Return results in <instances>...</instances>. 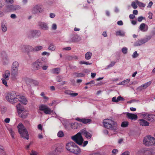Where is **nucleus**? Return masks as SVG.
I'll return each instance as SVG.
<instances>
[{
    "label": "nucleus",
    "mask_w": 155,
    "mask_h": 155,
    "mask_svg": "<svg viewBox=\"0 0 155 155\" xmlns=\"http://www.w3.org/2000/svg\"><path fill=\"white\" fill-rule=\"evenodd\" d=\"M103 124L104 127L107 129L114 131L117 129V122L111 119H104L103 121Z\"/></svg>",
    "instance_id": "nucleus-1"
},
{
    "label": "nucleus",
    "mask_w": 155,
    "mask_h": 155,
    "mask_svg": "<svg viewBox=\"0 0 155 155\" xmlns=\"http://www.w3.org/2000/svg\"><path fill=\"white\" fill-rule=\"evenodd\" d=\"M17 127L21 136L24 139L28 140L29 137L28 132L23 124L21 123H20Z\"/></svg>",
    "instance_id": "nucleus-2"
},
{
    "label": "nucleus",
    "mask_w": 155,
    "mask_h": 155,
    "mask_svg": "<svg viewBox=\"0 0 155 155\" xmlns=\"http://www.w3.org/2000/svg\"><path fill=\"white\" fill-rule=\"evenodd\" d=\"M18 95L15 92H12L8 93L6 96V99L10 103L14 104L18 101Z\"/></svg>",
    "instance_id": "nucleus-3"
},
{
    "label": "nucleus",
    "mask_w": 155,
    "mask_h": 155,
    "mask_svg": "<svg viewBox=\"0 0 155 155\" xmlns=\"http://www.w3.org/2000/svg\"><path fill=\"white\" fill-rule=\"evenodd\" d=\"M81 131L75 135L72 136L71 138L75 143L79 145H82L84 141L83 138L82 136Z\"/></svg>",
    "instance_id": "nucleus-4"
},
{
    "label": "nucleus",
    "mask_w": 155,
    "mask_h": 155,
    "mask_svg": "<svg viewBox=\"0 0 155 155\" xmlns=\"http://www.w3.org/2000/svg\"><path fill=\"white\" fill-rule=\"evenodd\" d=\"M19 63L17 61L14 62L12 65L11 75L13 78H15L18 74Z\"/></svg>",
    "instance_id": "nucleus-5"
},
{
    "label": "nucleus",
    "mask_w": 155,
    "mask_h": 155,
    "mask_svg": "<svg viewBox=\"0 0 155 155\" xmlns=\"http://www.w3.org/2000/svg\"><path fill=\"white\" fill-rule=\"evenodd\" d=\"M143 143L146 146H152L154 145L155 143V139L154 137L149 136L144 138Z\"/></svg>",
    "instance_id": "nucleus-6"
},
{
    "label": "nucleus",
    "mask_w": 155,
    "mask_h": 155,
    "mask_svg": "<svg viewBox=\"0 0 155 155\" xmlns=\"http://www.w3.org/2000/svg\"><path fill=\"white\" fill-rule=\"evenodd\" d=\"M39 110L43 111L46 114H51L53 112V111L47 106L44 105H41L39 107Z\"/></svg>",
    "instance_id": "nucleus-7"
},
{
    "label": "nucleus",
    "mask_w": 155,
    "mask_h": 155,
    "mask_svg": "<svg viewBox=\"0 0 155 155\" xmlns=\"http://www.w3.org/2000/svg\"><path fill=\"white\" fill-rule=\"evenodd\" d=\"M151 38V36H149L146 38L141 39L136 42L134 44V45L135 46H140L148 42Z\"/></svg>",
    "instance_id": "nucleus-8"
},
{
    "label": "nucleus",
    "mask_w": 155,
    "mask_h": 155,
    "mask_svg": "<svg viewBox=\"0 0 155 155\" xmlns=\"http://www.w3.org/2000/svg\"><path fill=\"white\" fill-rule=\"evenodd\" d=\"M41 35V33L38 30H32L29 31L28 34V37L30 38H38Z\"/></svg>",
    "instance_id": "nucleus-9"
},
{
    "label": "nucleus",
    "mask_w": 155,
    "mask_h": 155,
    "mask_svg": "<svg viewBox=\"0 0 155 155\" xmlns=\"http://www.w3.org/2000/svg\"><path fill=\"white\" fill-rule=\"evenodd\" d=\"M43 65V63L39 60H38L32 64L33 69L35 70H38L41 69Z\"/></svg>",
    "instance_id": "nucleus-10"
},
{
    "label": "nucleus",
    "mask_w": 155,
    "mask_h": 155,
    "mask_svg": "<svg viewBox=\"0 0 155 155\" xmlns=\"http://www.w3.org/2000/svg\"><path fill=\"white\" fill-rule=\"evenodd\" d=\"M43 9L41 6L39 5H35L31 9V12L33 14H37L42 12Z\"/></svg>",
    "instance_id": "nucleus-11"
},
{
    "label": "nucleus",
    "mask_w": 155,
    "mask_h": 155,
    "mask_svg": "<svg viewBox=\"0 0 155 155\" xmlns=\"http://www.w3.org/2000/svg\"><path fill=\"white\" fill-rule=\"evenodd\" d=\"M38 25L41 29L44 30H47L49 29L48 24L44 22L39 21L38 23Z\"/></svg>",
    "instance_id": "nucleus-12"
},
{
    "label": "nucleus",
    "mask_w": 155,
    "mask_h": 155,
    "mask_svg": "<svg viewBox=\"0 0 155 155\" xmlns=\"http://www.w3.org/2000/svg\"><path fill=\"white\" fill-rule=\"evenodd\" d=\"M76 145V144L74 142H71L66 144V149L68 150L71 152Z\"/></svg>",
    "instance_id": "nucleus-13"
},
{
    "label": "nucleus",
    "mask_w": 155,
    "mask_h": 155,
    "mask_svg": "<svg viewBox=\"0 0 155 155\" xmlns=\"http://www.w3.org/2000/svg\"><path fill=\"white\" fill-rule=\"evenodd\" d=\"M21 50L22 51L25 50L26 52L34 51V47L30 45H23L21 47Z\"/></svg>",
    "instance_id": "nucleus-14"
},
{
    "label": "nucleus",
    "mask_w": 155,
    "mask_h": 155,
    "mask_svg": "<svg viewBox=\"0 0 155 155\" xmlns=\"http://www.w3.org/2000/svg\"><path fill=\"white\" fill-rule=\"evenodd\" d=\"M81 134L83 136H85L87 139H90L92 137V135L90 133L88 132L85 129L81 130Z\"/></svg>",
    "instance_id": "nucleus-15"
},
{
    "label": "nucleus",
    "mask_w": 155,
    "mask_h": 155,
    "mask_svg": "<svg viewBox=\"0 0 155 155\" xmlns=\"http://www.w3.org/2000/svg\"><path fill=\"white\" fill-rule=\"evenodd\" d=\"M75 120L81 122L84 124H87L91 122V120L90 119H86L85 118H80L77 117L75 118Z\"/></svg>",
    "instance_id": "nucleus-16"
},
{
    "label": "nucleus",
    "mask_w": 155,
    "mask_h": 155,
    "mask_svg": "<svg viewBox=\"0 0 155 155\" xmlns=\"http://www.w3.org/2000/svg\"><path fill=\"white\" fill-rule=\"evenodd\" d=\"M18 101L24 104H26L28 102L27 100L24 96H19L18 95Z\"/></svg>",
    "instance_id": "nucleus-17"
},
{
    "label": "nucleus",
    "mask_w": 155,
    "mask_h": 155,
    "mask_svg": "<svg viewBox=\"0 0 155 155\" xmlns=\"http://www.w3.org/2000/svg\"><path fill=\"white\" fill-rule=\"evenodd\" d=\"M151 83V82L149 81L139 87H138L137 89L140 91H141L143 89H145L150 86Z\"/></svg>",
    "instance_id": "nucleus-18"
},
{
    "label": "nucleus",
    "mask_w": 155,
    "mask_h": 155,
    "mask_svg": "<svg viewBox=\"0 0 155 155\" xmlns=\"http://www.w3.org/2000/svg\"><path fill=\"white\" fill-rule=\"evenodd\" d=\"M127 116L128 118L131 120H135L137 118V116L136 114H133L129 113H127Z\"/></svg>",
    "instance_id": "nucleus-19"
},
{
    "label": "nucleus",
    "mask_w": 155,
    "mask_h": 155,
    "mask_svg": "<svg viewBox=\"0 0 155 155\" xmlns=\"http://www.w3.org/2000/svg\"><path fill=\"white\" fill-rule=\"evenodd\" d=\"M124 100L125 99L120 96H119L117 98L116 97H114L112 98V101L116 103L118 102L119 101H124Z\"/></svg>",
    "instance_id": "nucleus-20"
},
{
    "label": "nucleus",
    "mask_w": 155,
    "mask_h": 155,
    "mask_svg": "<svg viewBox=\"0 0 155 155\" xmlns=\"http://www.w3.org/2000/svg\"><path fill=\"white\" fill-rule=\"evenodd\" d=\"M71 39L72 42H77L80 40L81 38L77 35H74L72 36Z\"/></svg>",
    "instance_id": "nucleus-21"
},
{
    "label": "nucleus",
    "mask_w": 155,
    "mask_h": 155,
    "mask_svg": "<svg viewBox=\"0 0 155 155\" xmlns=\"http://www.w3.org/2000/svg\"><path fill=\"white\" fill-rule=\"evenodd\" d=\"M81 152L80 149L76 144L71 153L75 154H78L80 153Z\"/></svg>",
    "instance_id": "nucleus-22"
},
{
    "label": "nucleus",
    "mask_w": 155,
    "mask_h": 155,
    "mask_svg": "<svg viewBox=\"0 0 155 155\" xmlns=\"http://www.w3.org/2000/svg\"><path fill=\"white\" fill-rule=\"evenodd\" d=\"M148 26L144 23L141 24L140 26V29L141 31H145L148 29Z\"/></svg>",
    "instance_id": "nucleus-23"
},
{
    "label": "nucleus",
    "mask_w": 155,
    "mask_h": 155,
    "mask_svg": "<svg viewBox=\"0 0 155 155\" xmlns=\"http://www.w3.org/2000/svg\"><path fill=\"white\" fill-rule=\"evenodd\" d=\"M140 124V125L143 126H147L149 125V123L146 120L141 119L139 120Z\"/></svg>",
    "instance_id": "nucleus-24"
},
{
    "label": "nucleus",
    "mask_w": 155,
    "mask_h": 155,
    "mask_svg": "<svg viewBox=\"0 0 155 155\" xmlns=\"http://www.w3.org/2000/svg\"><path fill=\"white\" fill-rule=\"evenodd\" d=\"M9 8L11 10L14 11L19 10L21 9V7L17 5H10Z\"/></svg>",
    "instance_id": "nucleus-25"
},
{
    "label": "nucleus",
    "mask_w": 155,
    "mask_h": 155,
    "mask_svg": "<svg viewBox=\"0 0 155 155\" xmlns=\"http://www.w3.org/2000/svg\"><path fill=\"white\" fill-rule=\"evenodd\" d=\"M81 124L78 123L77 122L72 123L71 124V127L72 129H77L79 127Z\"/></svg>",
    "instance_id": "nucleus-26"
},
{
    "label": "nucleus",
    "mask_w": 155,
    "mask_h": 155,
    "mask_svg": "<svg viewBox=\"0 0 155 155\" xmlns=\"http://www.w3.org/2000/svg\"><path fill=\"white\" fill-rule=\"evenodd\" d=\"M10 75V72L8 70L5 71L4 74L3 75V78L5 79L6 80H8Z\"/></svg>",
    "instance_id": "nucleus-27"
},
{
    "label": "nucleus",
    "mask_w": 155,
    "mask_h": 155,
    "mask_svg": "<svg viewBox=\"0 0 155 155\" xmlns=\"http://www.w3.org/2000/svg\"><path fill=\"white\" fill-rule=\"evenodd\" d=\"M16 107L18 110V112L25 111V110L23 106L20 104H18L16 106Z\"/></svg>",
    "instance_id": "nucleus-28"
},
{
    "label": "nucleus",
    "mask_w": 155,
    "mask_h": 155,
    "mask_svg": "<svg viewBox=\"0 0 155 155\" xmlns=\"http://www.w3.org/2000/svg\"><path fill=\"white\" fill-rule=\"evenodd\" d=\"M147 119L150 122H152L155 120V115L152 114L149 115L147 117Z\"/></svg>",
    "instance_id": "nucleus-29"
},
{
    "label": "nucleus",
    "mask_w": 155,
    "mask_h": 155,
    "mask_svg": "<svg viewBox=\"0 0 155 155\" xmlns=\"http://www.w3.org/2000/svg\"><path fill=\"white\" fill-rule=\"evenodd\" d=\"M2 30L3 32H5L7 31V28L6 25V23L4 22H2L1 24Z\"/></svg>",
    "instance_id": "nucleus-30"
},
{
    "label": "nucleus",
    "mask_w": 155,
    "mask_h": 155,
    "mask_svg": "<svg viewBox=\"0 0 155 155\" xmlns=\"http://www.w3.org/2000/svg\"><path fill=\"white\" fill-rule=\"evenodd\" d=\"M73 75L75 77H83L85 76V74L82 73H78L77 72H74Z\"/></svg>",
    "instance_id": "nucleus-31"
},
{
    "label": "nucleus",
    "mask_w": 155,
    "mask_h": 155,
    "mask_svg": "<svg viewBox=\"0 0 155 155\" xmlns=\"http://www.w3.org/2000/svg\"><path fill=\"white\" fill-rule=\"evenodd\" d=\"M43 47L41 45H38L34 48V51L37 52L43 49Z\"/></svg>",
    "instance_id": "nucleus-32"
},
{
    "label": "nucleus",
    "mask_w": 155,
    "mask_h": 155,
    "mask_svg": "<svg viewBox=\"0 0 155 155\" xmlns=\"http://www.w3.org/2000/svg\"><path fill=\"white\" fill-rule=\"evenodd\" d=\"M92 54L90 52H87L85 54V58L86 59L88 60L91 59Z\"/></svg>",
    "instance_id": "nucleus-33"
},
{
    "label": "nucleus",
    "mask_w": 155,
    "mask_h": 155,
    "mask_svg": "<svg viewBox=\"0 0 155 155\" xmlns=\"http://www.w3.org/2000/svg\"><path fill=\"white\" fill-rule=\"evenodd\" d=\"M116 35L117 36H124L125 35V32L121 30H119L116 32Z\"/></svg>",
    "instance_id": "nucleus-34"
},
{
    "label": "nucleus",
    "mask_w": 155,
    "mask_h": 155,
    "mask_svg": "<svg viewBox=\"0 0 155 155\" xmlns=\"http://www.w3.org/2000/svg\"><path fill=\"white\" fill-rule=\"evenodd\" d=\"M8 130L9 131V132L10 134L11 135L12 137L13 138H14V132L13 130V129L11 128H8Z\"/></svg>",
    "instance_id": "nucleus-35"
},
{
    "label": "nucleus",
    "mask_w": 155,
    "mask_h": 155,
    "mask_svg": "<svg viewBox=\"0 0 155 155\" xmlns=\"http://www.w3.org/2000/svg\"><path fill=\"white\" fill-rule=\"evenodd\" d=\"M48 49L50 50L54 51L55 49V47L53 44H51L49 45Z\"/></svg>",
    "instance_id": "nucleus-36"
},
{
    "label": "nucleus",
    "mask_w": 155,
    "mask_h": 155,
    "mask_svg": "<svg viewBox=\"0 0 155 155\" xmlns=\"http://www.w3.org/2000/svg\"><path fill=\"white\" fill-rule=\"evenodd\" d=\"M136 2L137 4L138 5L139 7H144L145 6V4L141 2H139L137 0H136Z\"/></svg>",
    "instance_id": "nucleus-37"
},
{
    "label": "nucleus",
    "mask_w": 155,
    "mask_h": 155,
    "mask_svg": "<svg viewBox=\"0 0 155 155\" xmlns=\"http://www.w3.org/2000/svg\"><path fill=\"white\" fill-rule=\"evenodd\" d=\"M25 111H21L18 112V113L20 117L23 118H25L26 117V116L25 114H23V113L25 112Z\"/></svg>",
    "instance_id": "nucleus-38"
},
{
    "label": "nucleus",
    "mask_w": 155,
    "mask_h": 155,
    "mask_svg": "<svg viewBox=\"0 0 155 155\" xmlns=\"http://www.w3.org/2000/svg\"><path fill=\"white\" fill-rule=\"evenodd\" d=\"M60 69L59 68H55L52 70V71L53 74H58L59 73Z\"/></svg>",
    "instance_id": "nucleus-39"
},
{
    "label": "nucleus",
    "mask_w": 155,
    "mask_h": 155,
    "mask_svg": "<svg viewBox=\"0 0 155 155\" xmlns=\"http://www.w3.org/2000/svg\"><path fill=\"white\" fill-rule=\"evenodd\" d=\"M63 79V77L60 76H58L56 78V81L58 82H61L62 80Z\"/></svg>",
    "instance_id": "nucleus-40"
},
{
    "label": "nucleus",
    "mask_w": 155,
    "mask_h": 155,
    "mask_svg": "<svg viewBox=\"0 0 155 155\" xmlns=\"http://www.w3.org/2000/svg\"><path fill=\"white\" fill-rule=\"evenodd\" d=\"M128 122L127 121H124L122 122L121 126L123 127H125L128 126Z\"/></svg>",
    "instance_id": "nucleus-41"
},
{
    "label": "nucleus",
    "mask_w": 155,
    "mask_h": 155,
    "mask_svg": "<svg viewBox=\"0 0 155 155\" xmlns=\"http://www.w3.org/2000/svg\"><path fill=\"white\" fill-rule=\"evenodd\" d=\"M58 136L59 137H62L64 136L63 132L61 131H59L57 134Z\"/></svg>",
    "instance_id": "nucleus-42"
},
{
    "label": "nucleus",
    "mask_w": 155,
    "mask_h": 155,
    "mask_svg": "<svg viewBox=\"0 0 155 155\" xmlns=\"http://www.w3.org/2000/svg\"><path fill=\"white\" fill-rule=\"evenodd\" d=\"M131 5L134 9H136L137 7V6L136 2H132Z\"/></svg>",
    "instance_id": "nucleus-43"
},
{
    "label": "nucleus",
    "mask_w": 155,
    "mask_h": 155,
    "mask_svg": "<svg viewBox=\"0 0 155 155\" xmlns=\"http://www.w3.org/2000/svg\"><path fill=\"white\" fill-rule=\"evenodd\" d=\"M0 155H6L4 150H3L2 147L0 146Z\"/></svg>",
    "instance_id": "nucleus-44"
},
{
    "label": "nucleus",
    "mask_w": 155,
    "mask_h": 155,
    "mask_svg": "<svg viewBox=\"0 0 155 155\" xmlns=\"http://www.w3.org/2000/svg\"><path fill=\"white\" fill-rule=\"evenodd\" d=\"M80 64H85L86 65H91L92 63H89V62H86L84 61H81L80 62Z\"/></svg>",
    "instance_id": "nucleus-45"
},
{
    "label": "nucleus",
    "mask_w": 155,
    "mask_h": 155,
    "mask_svg": "<svg viewBox=\"0 0 155 155\" xmlns=\"http://www.w3.org/2000/svg\"><path fill=\"white\" fill-rule=\"evenodd\" d=\"M122 51L123 53L126 54L127 53V49L126 47H124L122 49Z\"/></svg>",
    "instance_id": "nucleus-46"
},
{
    "label": "nucleus",
    "mask_w": 155,
    "mask_h": 155,
    "mask_svg": "<svg viewBox=\"0 0 155 155\" xmlns=\"http://www.w3.org/2000/svg\"><path fill=\"white\" fill-rule=\"evenodd\" d=\"M62 150L63 149L62 148H61L59 147L56 148L55 150V152L58 153L61 152L62 151Z\"/></svg>",
    "instance_id": "nucleus-47"
},
{
    "label": "nucleus",
    "mask_w": 155,
    "mask_h": 155,
    "mask_svg": "<svg viewBox=\"0 0 155 155\" xmlns=\"http://www.w3.org/2000/svg\"><path fill=\"white\" fill-rule=\"evenodd\" d=\"M139 55L137 53V51H135L133 53V54L132 55V57L133 58H135L137 57Z\"/></svg>",
    "instance_id": "nucleus-48"
},
{
    "label": "nucleus",
    "mask_w": 155,
    "mask_h": 155,
    "mask_svg": "<svg viewBox=\"0 0 155 155\" xmlns=\"http://www.w3.org/2000/svg\"><path fill=\"white\" fill-rule=\"evenodd\" d=\"M2 81L3 84L6 86H7L8 85L7 81H6L7 80H6L4 78H2Z\"/></svg>",
    "instance_id": "nucleus-49"
},
{
    "label": "nucleus",
    "mask_w": 155,
    "mask_h": 155,
    "mask_svg": "<svg viewBox=\"0 0 155 155\" xmlns=\"http://www.w3.org/2000/svg\"><path fill=\"white\" fill-rule=\"evenodd\" d=\"M32 83L35 85H38L39 84V82L36 80H32Z\"/></svg>",
    "instance_id": "nucleus-50"
},
{
    "label": "nucleus",
    "mask_w": 155,
    "mask_h": 155,
    "mask_svg": "<svg viewBox=\"0 0 155 155\" xmlns=\"http://www.w3.org/2000/svg\"><path fill=\"white\" fill-rule=\"evenodd\" d=\"M71 92H73V91L70 90H66L65 91V94L70 95Z\"/></svg>",
    "instance_id": "nucleus-51"
},
{
    "label": "nucleus",
    "mask_w": 155,
    "mask_h": 155,
    "mask_svg": "<svg viewBox=\"0 0 155 155\" xmlns=\"http://www.w3.org/2000/svg\"><path fill=\"white\" fill-rule=\"evenodd\" d=\"M88 155H102L100 153L97 152H94L92 153H91L90 154Z\"/></svg>",
    "instance_id": "nucleus-52"
},
{
    "label": "nucleus",
    "mask_w": 155,
    "mask_h": 155,
    "mask_svg": "<svg viewBox=\"0 0 155 155\" xmlns=\"http://www.w3.org/2000/svg\"><path fill=\"white\" fill-rule=\"evenodd\" d=\"M130 81V80L129 79L124 80L123 81L124 84H126L128 83Z\"/></svg>",
    "instance_id": "nucleus-53"
},
{
    "label": "nucleus",
    "mask_w": 155,
    "mask_h": 155,
    "mask_svg": "<svg viewBox=\"0 0 155 155\" xmlns=\"http://www.w3.org/2000/svg\"><path fill=\"white\" fill-rule=\"evenodd\" d=\"M78 94L77 93L71 92L70 96L72 97H74L78 95Z\"/></svg>",
    "instance_id": "nucleus-54"
},
{
    "label": "nucleus",
    "mask_w": 155,
    "mask_h": 155,
    "mask_svg": "<svg viewBox=\"0 0 155 155\" xmlns=\"http://www.w3.org/2000/svg\"><path fill=\"white\" fill-rule=\"evenodd\" d=\"M52 29L53 30H55L57 29V25L55 24H53L52 26Z\"/></svg>",
    "instance_id": "nucleus-55"
},
{
    "label": "nucleus",
    "mask_w": 155,
    "mask_h": 155,
    "mask_svg": "<svg viewBox=\"0 0 155 155\" xmlns=\"http://www.w3.org/2000/svg\"><path fill=\"white\" fill-rule=\"evenodd\" d=\"M118 152V150L117 149H113L112 151V153L115 155L116 153H117Z\"/></svg>",
    "instance_id": "nucleus-56"
},
{
    "label": "nucleus",
    "mask_w": 155,
    "mask_h": 155,
    "mask_svg": "<svg viewBox=\"0 0 155 155\" xmlns=\"http://www.w3.org/2000/svg\"><path fill=\"white\" fill-rule=\"evenodd\" d=\"M143 18H144L142 16L139 17L138 18L137 20L139 22H141Z\"/></svg>",
    "instance_id": "nucleus-57"
},
{
    "label": "nucleus",
    "mask_w": 155,
    "mask_h": 155,
    "mask_svg": "<svg viewBox=\"0 0 155 155\" xmlns=\"http://www.w3.org/2000/svg\"><path fill=\"white\" fill-rule=\"evenodd\" d=\"M115 62L114 61L111 62V63L108 66V67H112L115 64Z\"/></svg>",
    "instance_id": "nucleus-58"
},
{
    "label": "nucleus",
    "mask_w": 155,
    "mask_h": 155,
    "mask_svg": "<svg viewBox=\"0 0 155 155\" xmlns=\"http://www.w3.org/2000/svg\"><path fill=\"white\" fill-rule=\"evenodd\" d=\"M5 2L7 3H9L10 4H12L14 2L13 0H5Z\"/></svg>",
    "instance_id": "nucleus-59"
},
{
    "label": "nucleus",
    "mask_w": 155,
    "mask_h": 155,
    "mask_svg": "<svg viewBox=\"0 0 155 155\" xmlns=\"http://www.w3.org/2000/svg\"><path fill=\"white\" fill-rule=\"evenodd\" d=\"M10 17L12 18L13 19H15L17 18V17L15 14H11Z\"/></svg>",
    "instance_id": "nucleus-60"
},
{
    "label": "nucleus",
    "mask_w": 155,
    "mask_h": 155,
    "mask_svg": "<svg viewBox=\"0 0 155 155\" xmlns=\"http://www.w3.org/2000/svg\"><path fill=\"white\" fill-rule=\"evenodd\" d=\"M153 3L152 2V1L150 2L147 6V7L148 8H151L152 5H153Z\"/></svg>",
    "instance_id": "nucleus-61"
},
{
    "label": "nucleus",
    "mask_w": 155,
    "mask_h": 155,
    "mask_svg": "<svg viewBox=\"0 0 155 155\" xmlns=\"http://www.w3.org/2000/svg\"><path fill=\"white\" fill-rule=\"evenodd\" d=\"M129 17L130 19H133L134 18L135 16L134 14H131L129 15Z\"/></svg>",
    "instance_id": "nucleus-62"
},
{
    "label": "nucleus",
    "mask_w": 155,
    "mask_h": 155,
    "mask_svg": "<svg viewBox=\"0 0 155 155\" xmlns=\"http://www.w3.org/2000/svg\"><path fill=\"white\" fill-rule=\"evenodd\" d=\"M129 152L128 151H126L123 153L121 155H129Z\"/></svg>",
    "instance_id": "nucleus-63"
},
{
    "label": "nucleus",
    "mask_w": 155,
    "mask_h": 155,
    "mask_svg": "<svg viewBox=\"0 0 155 155\" xmlns=\"http://www.w3.org/2000/svg\"><path fill=\"white\" fill-rule=\"evenodd\" d=\"M31 155H37V153L35 151L32 150L31 151V153L30 154Z\"/></svg>",
    "instance_id": "nucleus-64"
}]
</instances>
